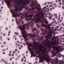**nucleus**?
Masks as SVG:
<instances>
[{
	"label": "nucleus",
	"mask_w": 64,
	"mask_h": 64,
	"mask_svg": "<svg viewBox=\"0 0 64 64\" xmlns=\"http://www.w3.org/2000/svg\"><path fill=\"white\" fill-rule=\"evenodd\" d=\"M48 38H49V36H46V38L45 40L42 42V44H46L45 45V47L44 48V46L42 45L40 46L39 45V42H37V43L35 42H34V44L33 45L31 44L30 43L28 44V49L30 51L31 50V49L30 47H32L33 50H36V51L38 52L39 54V56L40 57H41V54H43L44 52H46L47 54H48L49 52V51L46 52L47 50V48H45L46 46H47V48L48 49H49V51H50L51 48V46H52V48L54 49L55 51H57L56 52V53H57L59 51V48L60 47L58 46H57L56 44H57V42L56 41H54L52 42L51 44H50L49 43V41H48Z\"/></svg>",
	"instance_id": "nucleus-1"
},
{
	"label": "nucleus",
	"mask_w": 64,
	"mask_h": 64,
	"mask_svg": "<svg viewBox=\"0 0 64 64\" xmlns=\"http://www.w3.org/2000/svg\"><path fill=\"white\" fill-rule=\"evenodd\" d=\"M14 7H15V9L14 10H10V11L12 15V17H14V16L16 18H17L18 16V17H19L20 15L17 13L18 11L20 10L21 8H19V6L18 5L16 6V4H15L14 5Z\"/></svg>",
	"instance_id": "nucleus-2"
},
{
	"label": "nucleus",
	"mask_w": 64,
	"mask_h": 64,
	"mask_svg": "<svg viewBox=\"0 0 64 64\" xmlns=\"http://www.w3.org/2000/svg\"><path fill=\"white\" fill-rule=\"evenodd\" d=\"M18 28H19L20 30H22V35L23 37H24V39L27 40V36H29L30 35V34H27V36L26 34L27 33V32L25 31V29H26V27H25V24H24L22 26H18Z\"/></svg>",
	"instance_id": "nucleus-3"
},
{
	"label": "nucleus",
	"mask_w": 64,
	"mask_h": 64,
	"mask_svg": "<svg viewBox=\"0 0 64 64\" xmlns=\"http://www.w3.org/2000/svg\"><path fill=\"white\" fill-rule=\"evenodd\" d=\"M40 13L41 14L39 13L37 14H35V16H36V17H37V19L38 20H40V19L41 18L42 19H43L44 21L46 20L45 22H46V24L47 25V24H48V21L46 20V19L44 18V16L46 13L45 12H44V13H43V10H42V11H40Z\"/></svg>",
	"instance_id": "nucleus-4"
},
{
	"label": "nucleus",
	"mask_w": 64,
	"mask_h": 64,
	"mask_svg": "<svg viewBox=\"0 0 64 64\" xmlns=\"http://www.w3.org/2000/svg\"><path fill=\"white\" fill-rule=\"evenodd\" d=\"M26 10H28V11L26 12V14L25 15L24 17L26 21H28L30 20V19H31V17H34V15L33 14L31 15V14H30V15H28V13H29V11H30L31 10V8L30 9L29 8L28 9L27 8H26Z\"/></svg>",
	"instance_id": "nucleus-5"
},
{
	"label": "nucleus",
	"mask_w": 64,
	"mask_h": 64,
	"mask_svg": "<svg viewBox=\"0 0 64 64\" xmlns=\"http://www.w3.org/2000/svg\"><path fill=\"white\" fill-rule=\"evenodd\" d=\"M26 3H28V2L25 1V2H24L22 0H21L20 1H19L18 2V4L20 5H21L20 6V7H22V6H25L26 5Z\"/></svg>",
	"instance_id": "nucleus-6"
},
{
	"label": "nucleus",
	"mask_w": 64,
	"mask_h": 64,
	"mask_svg": "<svg viewBox=\"0 0 64 64\" xmlns=\"http://www.w3.org/2000/svg\"><path fill=\"white\" fill-rule=\"evenodd\" d=\"M47 57H46V56H45V60H46V62H48V64H49L50 63V60H52L51 58H49V56L48 55H47Z\"/></svg>",
	"instance_id": "nucleus-7"
},
{
	"label": "nucleus",
	"mask_w": 64,
	"mask_h": 64,
	"mask_svg": "<svg viewBox=\"0 0 64 64\" xmlns=\"http://www.w3.org/2000/svg\"><path fill=\"white\" fill-rule=\"evenodd\" d=\"M4 2H6L8 8H10L11 6L10 5V0L9 2H8L7 0H4Z\"/></svg>",
	"instance_id": "nucleus-8"
},
{
	"label": "nucleus",
	"mask_w": 64,
	"mask_h": 64,
	"mask_svg": "<svg viewBox=\"0 0 64 64\" xmlns=\"http://www.w3.org/2000/svg\"><path fill=\"white\" fill-rule=\"evenodd\" d=\"M45 56H44L43 55L42 56V58H41L40 60L39 61V63H41L42 62L43 63L44 60L45 59Z\"/></svg>",
	"instance_id": "nucleus-9"
},
{
	"label": "nucleus",
	"mask_w": 64,
	"mask_h": 64,
	"mask_svg": "<svg viewBox=\"0 0 64 64\" xmlns=\"http://www.w3.org/2000/svg\"><path fill=\"white\" fill-rule=\"evenodd\" d=\"M36 16H35L33 18L34 20H35V19H36V20H37V21H41V22H42V23H43V22H44V21H45V22L46 23V22H45V21H46V20H44L42 21L41 20V19H40V20H38L37 19V18L36 17Z\"/></svg>",
	"instance_id": "nucleus-10"
},
{
	"label": "nucleus",
	"mask_w": 64,
	"mask_h": 64,
	"mask_svg": "<svg viewBox=\"0 0 64 64\" xmlns=\"http://www.w3.org/2000/svg\"><path fill=\"white\" fill-rule=\"evenodd\" d=\"M58 60V58H56V60L55 61V62H53V60H52V61L50 62V63H51L52 64H55V63H58V62L57 61Z\"/></svg>",
	"instance_id": "nucleus-11"
},
{
	"label": "nucleus",
	"mask_w": 64,
	"mask_h": 64,
	"mask_svg": "<svg viewBox=\"0 0 64 64\" xmlns=\"http://www.w3.org/2000/svg\"><path fill=\"white\" fill-rule=\"evenodd\" d=\"M51 53L52 54V57H54V56H56V54H55V52H54V51H53L52 50H51Z\"/></svg>",
	"instance_id": "nucleus-12"
},
{
	"label": "nucleus",
	"mask_w": 64,
	"mask_h": 64,
	"mask_svg": "<svg viewBox=\"0 0 64 64\" xmlns=\"http://www.w3.org/2000/svg\"><path fill=\"white\" fill-rule=\"evenodd\" d=\"M35 37H36V35H35V34H32V37L33 38H32V40H34V38H35Z\"/></svg>",
	"instance_id": "nucleus-13"
},
{
	"label": "nucleus",
	"mask_w": 64,
	"mask_h": 64,
	"mask_svg": "<svg viewBox=\"0 0 64 64\" xmlns=\"http://www.w3.org/2000/svg\"><path fill=\"white\" fill-rule=\"evenodd\" d=\"M41 31H42V32H43V31H44V32L45 34H47V31H45L44 30L41 29Z\"/></svg>",
	"instance_id": "nucleus-14"
},
{
	"label": "nucleus",
	"mask_w": 64,
	"mask_h": 64,
	"mask_svg": "<svg viewBox=\"0 0 64 64\" xmlns=\"http://www.w3.org/2000/svg\"><path fill=\"white\" fill-rule=\"evenodd\" d=\"M37 9H38V11H40L42 10V8H37Z\"/></svg>",
	"instance_id": "nucleus-15"
},
{
	"label": "nucleus",
	"mask_w": 64,
	"mask_h": 64,
	"mask_svg": "<svg viewBox=\"0 0 64 64\" xmlns=\"http://www.w3.org/2000/svg\"><path fill=\"white\" fill-rule=\"evenodd\" d=\"M51 25V24L50 23L48 24V28H51V27H50Z\"/></svg>",
	"instance_id": "nucleus-16"
},
{
	"label": "nucleus",
	"mask_w": 64,
	"mask_h": 64,
	"mask_svg": "<svg viewBox=\"0 0 64 64\" xmlns=\"http://www.w3.org/2000/svg\"><path fill=\"white\" fill-rule=\"evenodd\" d=\"M42 26L44 27H46V26H47L45 24H42Z\"/></svg>",
	"instance_id": "nucleus-17"
},
{
	"label": "nucleus",
	"mask_w": 64,
	"mask_h": 64,
	"mask_svg": "<svg viewBox=\"0 0 64 64\" xmlns=\"http://www.w3.org/2000/svg\"><path fill=\"white\" fill-rule=\"evenodd\" d=\"M63 60H61L60 61V63H59V64H64L63 63Z\"/></svg>",
	"instance_id": "nucleus-18"
},
{
	"label": "nucleus",
	"mask_w": 64,
	"mask_h": 64,
	"mask_svg": "<svg viewBox=\"0 0 64 64\" xmlns=\"http://www.w3.org/2000/svg\"><path fill=\"white\" fill-rule=\"evenodd\" d=\"M32 4H30V7H33V6H34V4H33V2L32 3Z\"/></svg>",
	"instance_id": "nucleus-19"
},
{
	"label": "nucleus",
	"mask_w": 64,
	"mask_h": 64,
	"mask_svg": "<svg viewBox=\"0 0 64 64\" xmlns=\"http://www.w3.org/2000/svg\"><path fill=\"white\" fill-rule=\"evenodd\" d=\"M47 8V7L46 6H45L44 7L43 9V10H44V9H46Z\"/></svg>",
	"instance_id": "nucleus-20"
},
{
	"label": "nucleus",
	"mask_w": 64,
	"mask_h": 64,
	"mask_svg": "<svg viewBox=\"0 0 64 64\" xmlns=\"http://www.w3.org/2000/svg\"><path fill=\"white\" fill-rule=\"evenodd\" d=\"M46 9L48 10L47 11L48 12H49V11H50V8H47Z\"/></svg>",
	"instance_id": "nucleus-21"
},
{
	"label": "nucleus",
	"mask_w": 64,
	"mask_h": 64,
	"mask_svg": "<svg viewBox=\"0 0 64 64\" xmlns=\"http://www.w3.org/2000/svg\"><path fill=\"white\" fill-rule=\"evenodd\" d=\"M36 27H35L34 28H33V29H32V30L33 31H35L36 30Z\"/></svg>",
	"instance_id": "nucleus-22"
},
{
	"label": "nucleus",
	"mask_w": 64,
	"mask_h": 64,
	"mask_svg": "<svg viewBox=\"0 0 64 64\" xmlns=\"http://www.w3.org/2000/svg\"><path fill=\"white\" fill-rule=\"evenodd\" d=\"M23 60H24V58H22L21 59V61L22 62H23Z\"/></svg>",
	"instance_id": "nucleus-23"
},
{
	"label": "nucleus",
	"mask_w": 64,
	"mask_h": 64,
	"mask_svg": "<svg viewBox=\"0 0 64 64\" xmlns=\"http://www.w3.org/2000/svg\"><path fill=\"white\" fill-rule=\"evenodd\" d=\"M43 36H41V40H43Z\"/></svg>",
	"instance_id": "nucleus-24"
},
{
	"label": "nucleus",
	"mask_w": 64,
	"mask_h": 64,
	"mask_svg": "<svg viewBox=\"0 0 64 64\" xmlns=\"http://www.w3.org/2000/svg\"><path fill=\"white\" fill-rule=\"evenodd\" d=\"M24 16V15H23L22 16H21L20 17L22 18V19H24V17H23Z\"/></svg>",
	"instance_id": "nucleus-25"
},
{
	"label": "nucleus",
	"mask_w": 64,
	"mask_h": 64,
	"mask_svg": "<svg viewBox=\"0 0 64 64\" xmlns=\"http://www.w3.org/2000/svg\"><path fill=\"white\" fill-rule=\"evenodd\" d=\"M31 26H32L31 28H33V27H34V26H33V24H32L31 25Z\"/></svg>",
	"instance_id": "nucleus-26"
},
{
	"label": "nucleus",
	"mask_w": 64,
	"mask_h": 64,
	"mask_svg": "<svg viewBox=\"0 0 64 64\" xmlns=\"http://www.w3.org/2000/svg\"><path fill=\"white\" fill-rule=\"evenodd\" d=\"M16 24H19V22H18V21H16Z\"/></svg>",
	"instance_id": "nucleus-27"
},
{
	"label": "nucleus",
	"mask_w": 64,
	"mask_h": 64,
	"mask_svg": "<svg viewBox=\"0 0 64 64\" xmlns=\"http://www.w3.org/2000/svg\"><path fill=\"white\" fill-rule=\"evenodd\" d=\"M52 16H50V18H49V19L50 20H51V19H52Z\"/></svg>",
	"instance_id": "nucleus-28"
},
{
	"label": "nucleus",
	"mask_w": 64,
	"mask_h": 64,
	"mask_svg": "<svg viewBox=\"0 0 64 64\" xmlns=\"http://www.w3.org/2000/svg\"><path fill=\"white\" fill-rule=\"evenodd\" d=\"M0 38L1 40H2V36H1V37H0Z\"/></svg>",
	"instance_id": "nucleus-29"
},
{
	"label": "nucleus",
	"mask_w": 64,
	"mask_h": 64,
	"mask_svg": "<svg viewBox=\"0 0 64 64\" xmlns=\"http://www.w3.org/2000/svg\"><path fill=\"white\" fill-rule=\"evenodd\" d=\"M27 30H29V26H27Z\"/></svg>",
	"instance_id": "nucleus-30"
},
{
	"label": "nucleus",
	"mask_w": 64,
	"mask_h": 64,
	"mask_svg": "<svg viewBox=\"0 0 64 64\" xmlns=\"http://www.w3.org/2000/svg\"><path fill=\"white\" fill-rule=\"evenodd\" d=\"M23 45H24V46H25L26 45V44H25V43L24 42L23 43Z\"/></svg>",
	"instance_id": "nucleus-31"
},
{
	"label": "nucleus",
	"mask_w": 64,
	"mask_h": 64,
	"mask_svg": "<svg viewBox=\"0 0 64 64\" xmlns=\"http://www.w3.org/2000/svg\"><path fill=\"white\" fill-rule=\"evenodd\" d=\"M49 7H52V5H51V4H50V5L49 6Z\"/></svg>",
	"instance_id": "nucleus-32"
},
{
	"label": "nucleus",
	"mask_w": 64,
	"mask_h": 64,
	"mask_svg": "<svg viewBox=\"0 0 64 64\" xmlns=\"http://www.w3.org/2000/svg\"><path fill=\"white\" fill-rule=\"evenodd\" d=\"M37 6H38V7H41V6L40 5H37Z\"/></svg>",
	"instance_id": "nucleus-33"
},
{
	"label": "nucleus",
	"mask_w": 64,
	"mask_h": 64,
	"mask_svg": "<svg viewBox=\"0 0 64 64\" xmlns=\"http://www.w3.org/2000/svg\"><path fill=\"white\" fill-rule=\"evenodd\" d=\"M15 53V52L14 51H13L12 52V53H13V54H14Z\"/></svg>",
	"instance_id": "nucleus-34"
},
{
	"label": "nucleus",
	"mask_w": 64,
	"mask_h": 64,
	"mask_svg": "<svg viewBox=\"0 0 64 64\" xmlns=\"http://www.w3.org/2000/svg\"><path fill=\"white\" fill-rule=\"evenodd\" d=\"M9 56H11V54L10 53H9L8 54Z\"/></svg>",
	"instance_id": "nucleus-35"
},
{
	"label": "nucleus",
	"mask_w": 64,
	"mask_h": 64,
	"mask_svg": "<svg viewBox=\"0 0 64 64\" xmlns=\"http://www.w3.org/2000/svg\"><path fill=\"white\" fill-rule=\"evenodd\" d=\"M28 42H26V45H28Z\"/></svg>",
	"instance_id": "nucleus-36"
},
{
	"label": "nucleus",
	"mask_w": 64,
	"mask_h": 64,
	"mask_svg": "<svg viewBox=\"0 0 64 64\" xmlns=\"http://www.w3.org/2000/svg\"><path fill=\"white\" fill-rule=\"evenodd\" d=\"M60 16H61V15L60 14L59 15L58 17H59V18H60Z\"/></svg>",
	"instance_id": "nucleus-37"
},
{
	"label": "nucleus",
	"mask_w": 64,
	"mask_h": 64,
	"mask_svg": "<svg viewBox=\"0 0 64 64\" xmlns=\"http://www.w3.org/2000/svg\"><path fill=\"white\" fill-rule=\"evenodd\" d=\"M32 23V22H29V24H31V23Z\"/></svg>",
	"instance_id": "nucleus-38"
},
{
	"label": "nucleus",
	"mask_w": 64,
	"mask_h": 64,
	"mask_svg": "<svg viewBox=\"0 0 64 64\" xmlns=\"http://www.w3.org/2000/svg\"><path fill=\"white\" fill-rule=\"evenodd\" d=\"M59 42H58L57 43V45L58 46L59 45Z\"/></svg>",
	"instance_id": "nucleus-39"
},
{
	"label": "nucleus",
	"mask_w": 64,
	"mask_h": 64,
	"mask_svg": "<svg viewBox=\"0 0 64 64\" xmlns=\"http://www.w3.org/2000/svg\"><path fill=\"white\" fill-rule=\"evenodd\" d=\"M61 57H62V56L60 55V56H59V58H61Z\"/></svg>",
	"instance_id": "nucleus-40"
},
{
	"label": "nucleus",
	"mask_w": 64,
	"mask_h": 64,
	"mask_svg": "<svg viewBox=\"0 0 64 64\" xmlns=\"http://www.w3.org/2000/svg\"><path fill=\"white\" fill-rule=\"evenodd\" d=\"M50 11H52V8H50Z\"/></svg>",
	"instance_id": "nucleus-41"
},
{
	"label": "nucleus",
	"mask_w": 64,
	"mask_h": 64,
	"mask_svg": "<svg viewBox=\"0 0 64 64\" xmlns=\"http://www.w3.org/2000/svg\"><path fill=\"white\" fill-rule=\"evenodd\" d=\"M59 4L60 5H61V4H62V2H60L59 3Z\"/></svg>",
	"instance_id": "nucleus-42"
},
{
	"label": "nucleus",
	"mask_w": 64,
	"mask_h": 64,
	"mask_svg": "<svg viewBox=\"0 0 64 64\" xmlns=\"http://www.w3.org/2000/svg\"><path fill=\"white\" fill-rule=\"evenodd\" d=\"M18 58H17L15 60H16V61H17V60H18Z\"/></svg>",
	"instance_id": "nucleus-43"
},
{
	"label": "nucleus",
	"mask_w": 64,
	"mask_h": 64,
	"mask_svg": "<svg viewBox=\"0 0 64 64\" xmlns=\"http://www.w3.org/2000/svg\"><path fill=\"white\" fill-rule=\"evenodd\" d=\"M15 52H16L17 51V49H16L15 50Z\"/></svg>",
	"instance_id": "nucleus-44"
},
{
	"label": "nucleus",
	"mask_w": 64,
	"mask_h": 64,
	"mask_svg": "<svg viewBox=\"0 0 64 64\" xmlns=\"http://www.w3.org/2000/svg\"><path fill=\"white\" fill-rule=\"evenodd\" d=\"M51 36H50L49 38V39H51Z\"/></svg>",
	"instance_id": "nucleus-45"
},
{
	"label": "nucleus",
	"mask_w": 64,
	"mask_h": 64,
	"mask_svg": "<svg viewBox=\"0 0 64 64\" xmlns=\"http://www.w3.org/2000/svg\"><path fill=\"white\" fill-rule=\"evenodd\" d=\"M52 20H55V18H53L52 19Z\"/></svg>",
	"instance_id": "nucleus-46"
},
{
	"label": "nucleus",
	"mask_w": 64,
	"mask_h": 64,
	"mask_svg": "<svg viewBox=\"0 0 64 64\" xmlns=\"http://www.w3.org/2000/svg\"><path fill=\"white\" fill-rule=\"evenodd\" d=\"M18 34H19V33L18 32L17 33L16 35H18Z\"/></svg>",
	"instance_id": "nucleus-47"
},
{
	"label": "nucleus",
	"mask_w": 64,
	"mask_h": 64,
	"mask_svg": "<svg viewBox=\"0 0 64 64\" xmlns=\"http://www.w3.org/2000/svg\"><path fill=\"white\" fill-rule=\"evenodd\" d=\"M34 8L32 7V10H34Z\"/></svg>",
	"instance_id": "nucleus-48"
},
{
	"label": "nucleus",
	"mask_w": 64,
	"mask_h": 64,
	"mask_svg": "<svg viewBox=\"0 0 64 64\" xmlns=\"http://www.w3.org/2000/svg\"><path fill=\"white\" fill-rule=\"evenodd\" d=\"M48 4H50V2H48Z\"/></svg>",
	"instance_id": "nucleus-49"
},
{
	"label": "nucleus",
	"mask_w": 64,
	"mask_h": 64,
	"mask_svg": "<svg viewBox=\"0 0 64 64\" xmlns=\"http://www.w3.org/2000/svg\"><path fill=\"white\" fill-rule=\"evenodd\" d=\"M56 27H57V28H59V26H56Z\"/></svg>",
	"instance_id": "nucleus-50"
},
{
	"label": "nucleus",
	"mask_w": 64,
	"mask_h": 64,
	"mask_svg": "<svg viewBox=\"0 0 64 64\" xmlns=\"http://www.w3.org/2000/svg\"><path fill=\"white\" fill-rule=\"evenodd\" d=\"M33 56H34V57H35V56H36V54H34Z\"/></svg>",
	"instance_id": "nucleus-51"
},
{
	"label": "nucleus",
	"mask_w": 64,
	"mask_h": 64,
	"mask_svg": "<svg viewBox=\"0 0 64 64\" xmlns=\"http://www.w3.org/2000/svg\"><path fill=\"white\" fill-rule=\"evenodd\" d=\"M4 44H6V42H4Z\"/></svg>",
	"instance_id": "nucleus-52"
},
{
	"label": "nucleus",
	"mask_w": 64,
	"mask_h": 64,
	"mask_svg": "<svg viewBox=\"0 0 64 64\" xmlns=\"http://www.w3.org/2000/svg\"><path fill=\"white\" fill-rule=\"evenodd\" d=\"M5 51V50H2V51L3 52Z\"/></svg>",
	"instance_id": "nucleus-53"
},
{
	"label": "nucleus",
	"mask_w": 64,
	"mask_h": 64,
	"mask_svg": "<svg viewBox=\"0 0 64 64\" xmlns=\"http://www.w3.org/2000/svg\"><path fill=\"white\" fill-rule=\"evenodd\" d=\"M54 9H55V8L54 7H52V9H53V10Z\"/></svg>",
	"instance_id": "nucleus-54"
},
{
	"label": "nucleus",
	"mask_w": 64,
	"mask_h": 64,
	"mask_svg": "<svg viewBox=\"0 0 64 64\" xmlns=\"http://www.w3.org/2000/svg\"><path fill=\"white\" fill-rule=\"evenodd\" d=\"M8 41H9V40H10V38H8Z\"/></svg>",
	"instance_id": "nucleus-55"
},
{
	"label": "nucleus",
	"mask_w": 64,
	"mask_h": 64,
	"mask_svg": "<svg viewBox=\"0 0 64 64\" xmlns=\"http://www.w3.org/2000/svg\"><path fill=\"white\" fill-rule=\"evenodd\" d=\"M10 60L11 61L12 60V58H10Z\"/></svg>",
	"instance_id": "nucleus-56"
},
{
	"label": "nucleus",
	"mask_w": 64,
	"mask_h": 64,
	"mask_svg": "<svg viewBox=\"0 0 64 64\" xmlns=\"http://www.w3.org/2000/svg\"><path fill=\"white\" fill-rule=\"evenodd\" d=\"M62 3H64V0H62Z\"/></svg>",
	"instance_id": "nucleus-57"
},
{
	"label": "nucleus",
	"mask_w": 64,
	"mask_h": 64,
	"mask_svg": "<svg viewBox=\"0 0 64 64\" xmlns=\"http://www.w3.org/2000/svg\"><path fill=\"white\" fill-rule=\"evenodd\" d=\"M49 15H51V14L50 13H49Z\"/></svg>",
	"instance_id": "nucleus-58"
},
{
	"label": "nucleus",
	"mask_w": 64,
	"mask_h": 64,
	"mask_svg": "<svg viewBox=\"0 0 64 64\" xmlns=\"http://www.w3.org/2000/svg\"><path fill=\"white\" fill-rule=\"evenodd\" d=\"M37 27L38 28H40L39 26H37Z\"/></svg>",
	"instance_id": "nucleus-59"
},
{
	"label": "nucleus",
	"mask_w": 64,
	"mask_h": 64,
	"mask_svg": "<svg viewBox=\"0 0 64 64\" xmlns=\"http://www.w3.org/2000/svg\"><path fill=\"white\" fill-rule=\"evenodd\" d=\"M28 53V51H26V53Z\"/></svg>",
	"instance_id": "nucleus-60"
},
{
	"label": "nucleus",
	"mask_w": 64,
	"mask_h": 64,
	"mask_svg": "<svg viewBox=\"0 0 64 64\" xmlns=\"http://www.w3.org/2000/svg\"><path fill=\"white\" fill-rule=\"evenodd\" d=\"M17 34V32H15L14 33V34Z\"/></svg>",
	"instance_id": "nucleus-61"
},
{
	"label": "nucleus",
	"mask_w": 64,
	"mask_h": 64,
	"mask_svg": "<svg viewBox=\"0 0 64 64\" xmlns=\"http://www.w3.org/2000/svg\"><path fill=\"white\" fill-rule=\"evenodd\" d=\"M47 4V3L46 2L44 4V5H46Z\"/></svg>",
	"instance_id": "nucleus-62"
},
{
	"label": "nucleus",
	"mask_w": 64,
	"mask_h": 64,
	"mask_svg": "<svg viewBox=\"0 0 64 64\" xmlns=\"http://www.w3.org/2000/svg\"><path fill=\"white\" fill-rule=\"evenodd\" d=\"M62 40H64V38H62Z\"/></svg>",
	"instance_id": "nucleus-63"
},
{
	"label": "nucleus",
	"mask_w": 64,
	"mask_h": 64,
	"mask_svg": "<svg viewBox=\"0 0 64 64\" xmlns=\"http://www.w3.org/2000/svg\"><path fill=\"white\" fill-rule=\"evenodd\" d=\"M62 36L63 37L64 36V34H62Z\"/></svg>",
	"instance_id": "nucleus-64"
}]
</instances>
